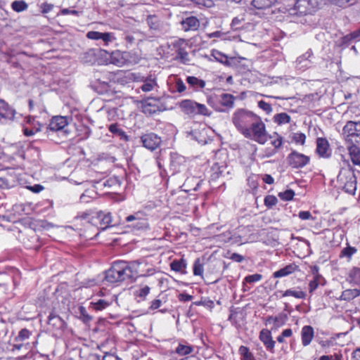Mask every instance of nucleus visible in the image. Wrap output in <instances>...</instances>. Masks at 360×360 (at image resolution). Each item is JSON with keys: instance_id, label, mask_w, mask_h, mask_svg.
<instances>
[{"instance_id": "obj_58", "label": "nucleus", "mask_w": 360, "mask_h": 360, "mask_svg": "<svg viewBox=\"0 0 360 360\" xmlns=\"http://www.w3.org/2000/svg\"><path fill=\"white\" fill-rule=\"evenodd\" d=\"M21 349H25V351H28L30 349V345L29 343H16L13 345L12 351L20 350Z\"/></svg>"}, {"instance_id": "obj_55", "label": "nucleus", "mask_w": 360, "mask_h": 360, "mask_svg": "<svg viewBox=\"0 0 360 360\" xmlns=\"http://www.w3.org/2000/svg\"><path fill=\"white\" fill-rule=\"evenodd\" d=\"M257 105L260 109L264 110L268 115L270 114L273 110L271 105L269 103H266L262 100L259 101Z\"/></svg>"}, {"instance_id": "obj_12", "label": "nucleus", "mask_w": 360, "mask_h": 360, "mask_svg": "<svg viewBox=\"0 0 360 360\" xmlns=\"http://www.w3.org/2000/svg\"><path fill=\"white\" fill-rule=\"evenodd\" d=\"M86 37L92 40H100L101 44L104 46H108L116 40V37L113 32L89 31L86 34Z\"/></svg>"}, {"instance_id": "obj_16", "label": "nucleus", "mask_w": 360, "mask_h": 360, "mask_svg": "<svg viewBox=\"0 0 360 360\" xmlns=\"http://www.w3.org/2000/svg\"><path fill=\"white\" fill-rule=\"evenodd\" d=\"M313 56V52L311 49H309L304 54L299 56L296 60V67L297 69L304 71L309 68L312 65L311 58Z\"/></svg>"}, {"instance_id": "obj_63", "label": "nucleus", "mask_w": 360, "mask_h": 360, "mask_svg": "<svg viewBox=\"0 0 360 360\" xmlns=\"http://www.w3.org/2000/svg\"><path fill=\"white\" fill-rule=\"evenodd\" d=\"M161 305H162V301L159 299H156V300H153L150 302V306L149 309H152V310H155V309H157L159 307H160Z\"/></svg>"}, {"instance_id": "obj_4", "label": "nucleus", "mask_w": 360, "mask_h": 360, "mask_svg": "<svg viewBox=\"0 0 360 360\" xmlns=\"http://www.w3.org/2000/svg\"><path fill=\"white\" fill-rule=\"evenodd\" d=\"M179 107L184 114L190 117H195L196 115H211V112L205 105L197 103L193 100H183L179 103Z\"/></svg>"}, {"instance_id": "obj_28", "label": "nucleus", "mask_w": 360, "mask_h": 360, "mask_svg": "<svg viewBox=\"0 0 360 360\" xmlns=\"http://www.w3.org/2000/svg\"><path fill=\"white\" fill-rule=\"evenodd\" d=\"M268 139H271V144L274 147L272 152L268 155L271 156L277 153V150L281 147L283 144V137L278 133L275 132L273 135L268 136Z\"/></svg>"}, {"instance_id": "obj_41", "label": "nucleus", "mask_w": 360, "mask_h": 360, "mask_svg": "<svg viewBox=\"0 0 360 360\" xmlns=\"http://www.w3.org/2000/svg\"><path fill=\"white\" fill-rule=\"evenodd\" d=\"M357 249L355 247H352L347 245L346 248H344L340 252V257H347L349 259L352 258V257L356 253Z\"/></svg>"}, {"instance_id": "obj_5", "label": "nucleus", "mask_w": 360, "mask_h": 360, "mask_svg": "<svg viewBox=\"0 0 360 360\" xmlns=\"http://www.w3.org/2000/svg\"><path fill=\"white\" fill-rule=\"evenodd\" d=\"M127 226L133 230H145L148 228L147 215L144 212L138 211L128 215L124 220Z\"/></svg>"}, {"instance_id": "obj_7", "label": "nucleus", "mask_w": 360, "mask_h": 360, "mask_svg": "<svg viewBox=\"0 0 360 360\" xmlns=\"http://www.w3.org/2000/svg\"><path fill=\"white\" fill-rule=\"evenodd\" d=\"M143 112L152 115L167 110L165 103L160 98H147L142 103Z\"/></svg>"}, {"instance_id": "obj_35", "label": "nucleus", "mask_w": 360, "mask_h": 360, "mask_svg": "<svg viewBox=\"0 0 360 360\" xmlns=\"http://www.w3.org/2000/svg\"><path fill=\"white\" fill-rule=\"evenodd\" d=\"M100 185L103 186L104 188H116L117 187H120L121 184L120 180L116 176H112L105 179L104 181H101Z\"/></svg>"}, {"instance_id": "obj_54", "label": "nucleus", "mask_w": 360, "mask_h": 360, "mask_svg": "<svg viewBox=\"0 0 360 360\" xmlns=\"http://www.w3.org/2000/svg\"><path fill=\"white\" fill-rule=\"evenodd\" d=\"M262 278V276L259 274H255L248 275L244 278V281L249 283H252L259 281Z\"/></svg>"}, {"instance_id": "obj_39", "label": "nucleus", "mask_w": 360, "mask_h": 360, "mask_svg": "<svg viewBox=\"0 0 360 360\" xmlns=\"http://www.w3.org/2000/svg\"><path fill=\"white\" fill-rule=\"evenodd\" d=\"M11 8L14 11L20 13L26 11L28 5L24 0L14 1L11 4Z\"/></svg>"}, {"instance_id": "obj_64", "label": "nucleus", "mask_w": 360, "mask_h": 360, "mask_svg": "<svg viewBox=\"0 0 360 360\" xmlns=\"http://www.w3.org/2000/svg\"><path fill=\"white\" fill-rule=\"evenodd\" d=\"M179 301L181 302H188L193 299V297L186 293H180L178 296Z\"/></svg>"}, {"instance_id": "obj_56", "label": "nucleus", "mask_w": 360, "mask_h": 360, "mask_svg": "<svg viewBox=\"0 0 360 360\" xmlns=\"http://www.w3.org/2000/svg\"><path fill=\"white\" fill-rule=\"evenodd\" d=\"M292 140L296 143H300L303 145L305 143L306 136L303 133H295L293 135Z\"/></svg>"}, {"instance_id": "obj_2", "label": "nucleus", "mask_w": 360, "mask_h": 360, "mask_svg": "<svg viewBox=\"0 0 360 360\" xmlns=\"http://www.w3.org/2000/svg\"><path fill=\"white\" fill-rule=\"evenodd\" d=\"M139 266V263L136 261H115L105 271V280L109 283H115L133 279L137 276Z\"/></svg>"}, {"instance_id": "obj_30", "label": "nucleus", "mask_w": 360, "mask_h": 360, "mask_svg": "<svg viewBox=\"0 0 360 360\" xmlns=\"http://www.w3.org/2000/svg\"><path fill=\"white\" fill-rule=\"evenodd\" d=\"M359 295L360 289H347L342 292L339 300L345 301H351L354 298L359 297Z\"/></svg>"}, {"instance_id": "obj_31", "label": "nucleus", "mask_w": 360, "mask_h": 360, "mask_svg": "<svg viewBox=\"0 0 360 360\" xmlns=\"http://www.w3.org/2000/svg\"><path fill=\"white\" fill-rule=\"evenodd\" d=\"M211 56H212L216 61L221 64H224L226 66L231 65V62L229 57L226 54L223 53L222 52L218 50H212Z\"/></svg>"}, {"instance_id": "obj_11", "label": "nucleus", "mask_w": 360, "mask_h": 360, "mask_svg": "<svg viewBox=\"0 0 360 360\" xmlns=\"http://www.w3.org/2000/svg\"><path fill=\"white\" fill-rule=\"evenodd\" d=\"M309 156L295 150L291 152L287 158L289 165L296 169L302 168L306 166L309 162Z\"/></svg>"}, {"instance_id": "obj_9", "label": "nucleus", "mask_w": 360, "mask_h": 360, "mask_svg": "<svg viewBox=\"0 0 360 360\" xmlns=\"http://www.w3.org/2000/svg\"><path fill=\"white\" fill-rule=\"evenodd\" d=\"M186 161L184 156L176 153H170L169 169L172 175L184 171L186 167Z\"/></svg>"}, {"instance_id": "obj_21", "label": "nucleus", "mask_w": 360, "mask_h": 360, "mask_svg": "<svg viewBox=\"0 0 360 360\" xmlns=\"http://www.w3.org/2000/svg\"><path fill=\"white\" fill-rule=\"evenodd\" d=\"M97 219L99 220L101 229H105L112 226V215L110 212L105 211H99L96 213Z\"/></svg>"}, {"instance_id": "obj_10", "label": "nucleus", "mask_w": 360, "mask_h": 360, "mask_svg": "<svg viewBox=\"0 0 360 360\" xmlns=\"http://www.w3.org/2000/svg\"><path fill=\"white\" fill-rule=\"evenodd\" d=\"M68 120L65 117L63 116H55L53 117L48 127H46V133L48 136L50 135L51 132H59L63 134H66L64 130L65 127L68 126Z\"/></svg>"}, {"instance_id": "obj_44", "label": "nucleus", "mask_w": 360, "mask_h": 360, "mask_svg": "<svg viewBox=\"0 0 360 360\" xmlns=\"http://www.w3.org/2000/svg\"><path fill=\"white\" fill-rule=\"evenodd\" d=\"M150 290V287L144 285L134 292V295L136 297H140L141 300H145L146 296L149 294Z\"/></svg>"}, {"instance_id": "obj_45", "label": "nucleus", "mask_w": 360, "mask_h": 360, "mask_svg": "<svg viewBox=\"0 0 360 360\" xmlns=\"http://www.w3.org/2000/svg\"><path fill=\"white\" fill-rule=\"evenodd\" d=\"M288 320V315L284 313H280L277 316H275L274 321V328H278L285 324Z\"/></svg>"}, {"instance_id": "obj_43", "label": "nucleus", "mask_w": 360, "mask_h": 360, "mask_svg": "<svg viewBox=\"0 0 360 360\" xmlns=\"http://www.w3.org/2000/svg\"><path fill=\"white\" fill-rule=\"evenodd\" d=\"M204 268L203 264L201 262L200 258H198L195 260L193 266V272L195 276H202L203 274Z\"/></svg>"}, {"instance_id": "obj_51", "label": "nucleus", "mask_w": 360, "mask_h": 360, "mask_svg": "<svg viewBox=\"0 0 360 360\" xmlns=\"http://www.w3.org/2000/svg\"><path fill=\"white\" fill-rule=\"evenodd\" d=\"M79 317L84 323H88L90 321H91L92 317L89 315V314L86 311V309L84 307H79Z\"/></svg>"}, {"instance_id": "obj_46", "label": "nucleus", "mask_w": 360, "mask_h": 360, "mask_svg": "<svg viewBox=\"0 0 360 360\" xmlns=\"http://www.w3.org/2000/svg\"><path fill=\"white\" fill-rule=\"evenodd\" d=\"M213 173L212 174V179L219 178L221 176H225V170L226 169V166H214Z\"/></svg>"}, {"instance_id": "obj_50", "label": "nucleus", "mask_w": 360, "mask_h": 360, "mask_svg": "<svg viewBox=\"0 0 360 360\" xmlns=\"http://www.w3.org/2000/svg\"><path fill=\"white\" fill-rule=\"evenodd\" d=\"M277 202L278 200L276 197L272 195H266L264 200V203L268 208H271L273 206L276 205Z\"/></svg>"}, {"instance_id": "obj_3", "label": "nucleus", "mask_w": 360, "mask_h": 360, "mask_svg": "<svg viewBox=\"0 0 360 360\" xmlns=\"http://www.w3.org/2000/svg\"><path fill=\"white\" fill-rule=\"evenodd\" d=\"M346 162L347 167L342 168L337 176V187L349 194H354L356 190V178L349 162Z\"/></svg>"}, {"instance_id": "obj_8", "label": "nucleus", "mask_w": 360, "mask_h": 360, "mask_svg": "<svg viewBox=\"0 0 360 360\" xmlns=\"http://www.w3.org/2000/svg\"><path fill=\"white\" fill-rule=\"evenodd\" d=\"M175 53L176 59L181 63L187 64L190 62L189 55L187 51L188 43L185 39H179L172 43Z\"/></svg>"}, {"instance_id": "obj_6", "label": "nucleus", "mask_w": 360, "mask_h": 360, "mask_svg": "<svg viewBox=\"0 0 360 360\" xmlns=\"http://www.w3.org/2000/svg\"><path fill=\"white\" fill-rule=\"evenodd\" d=\"M346 142L350 144L360 143V122L348 121L342 129Z\"/></svg>"}, {"instance_id": "obj_57", "label": "nucleus", "mask_w": 360, "mask_h": 360, "mask_svg": "<svg viewBox=\"0 0 360 360\" xmlns=\"http://www.w3.org/2000/svg\"><path fill=\"white\" fill-rule=\"evenodd\" d=\"M174 87L176 89V91L179 93L184 92L186 87L184 82L181 79H177L175 82Z\"/></svg>"}, {"instance_id": "obj_47", "label": "nucleus", "mask_w": 360, "mask_h": 360, "mask_svg": "<svg viewBox=\"0 0 360 360\" xmlns=\"http://www.w3.org/2000/svg\"><path fill=\"white\" fill-rule=\"evenodd\" d=\"M134 34H135L136 35H141V38H137V39H136L134 35L130 34H127L125 35V37H124V39H125V41H126L127 43H129V44H131L134 43L136 40H137V41H142V40H143V39H147V38H146V35H145V34H143V33H141V32H134Z\"/></svg>"}, {"instance_id": "obj_60", "label": "nucleus", "mask_w": 360, "mask_h": 360, "mask_svg": "<svg viewBox=\"0 0 360 360\" xmlns=\"http://www.w3.org/2000/svg\"><path fill=\"white\" fill-rule=\"evenodd\" d=\"M117 111V109L115 108H108L107 110L108 120L110 121L115 120V117L118 115Z\"/></svg>"}, {"instance_id": "obj_29", "label": "nucleus", "mask_w": 360, "mask_h": 360, "mask_svg": "<svg viewBox=\"0 0 360 360\" xmlns=\"http://www.w3.org/2000/svg\"><path fill=\"white\" fill-rule=\"evenodd\" d=\"M278 0H252V5L258 10L271 8L277 3Z\"/></svg>"}, {"instance_id": "obj_37", "label": "nucleus", "mask_w": 360, "mask_h": 360, "mask_svg": "<svg viewBox=\"0 0 360 360\" xmlns=\"http://www.w3.org/2000/svg\"><path fill=\"white\" fill-rule=\"evenodd\" d=\"M193 347L189 345H184L179 343L175 349V353L180 356H185L190 354L193 352Z\"/></svg>"}, {"instance_id": "obj_59", "label": "nucleus", "mask_w": 360, "mask_h": 360, "mask_svg": "<svg viewBox=\"0 0 360 360\" xmlns=\"http://www.w3.org/2000/svg\"><path fill=\"white\" fill-rule=\"evenodd\" d=\"M298 217L302 220H314V218L312 217L311 212L309 211H300L298 213Z\"/></svg>"}, {"instance_id": "obj_22", "label": "nucleus", "mask_w": 360, "mask_h": 360, "mask_svg": "<svg viewBox=\"0 0 360 360\" xmlns=\"http://www.w3.org/2000/svg\"><path fill=\"white\" fill-rule=\"evenodd\" d=\"M183 29L185 31L197 30L200 27V22L195 16H190L183 20L181 22Z\"/></svg>"}, {"instance_id": "obj_36", "label": "nucleus", "mask_w": 360, "mask_h": 360, "mask_svg": "<svg viewBox=\"0 0 360 360\" xmlns=\"http://www.w3.org/2000/svg\"><path fill=\"white\" fill-rule=\"evenodd\" d=\"M273 120L277 124L282 125L289 123L291 120V118L290 116L288 115L287 113L281 112L276 114L273 117Z\"/></svg>"}, {"instance_id": "obj_48", "label": "nucleus", "mask_w": 360, "mask_h": 360, "mask_svg": "<svg viewBox=\"0 0 360 360\" xmlns=\"http://www.w3.org/2000/svg\"><path fill=\"white\" fill-rule=\"evenodd\" d=\"M40 124H37V126H34L32 127H23V133L25 136H31L34 134H35L37 132L41 130L40 129Z\"/></svg>"}, {"instance_id": "obj_27", "label": "nucleus", "mask_w": 360, "mask_h": 360, "mask_svg": "<svg viewBox=\"0 0 360 360\" xmlns=\"http://www.w3.org/2000/svg\"><path fill=\"white\" fill-rule=\"evenodd\" d=\"M186 82L194 91H199L205 86V82L194 76H188Z\"/></svg>"}, {"instance_id": "obj_33", "label": "nucleus", "mask_w": 360, "mask_h": 360, "mask_svg": "<svg viewBox=\"0 0 360 360\" xmlns=\"http://www.w3.org/2000/svg\"><path fill=\"white\" fill-rule=\"evenodd\" d=\"M111 304V302L106 300L99 299L90 302V308L95 311H102Z\"/></svg>"}, {"instance_id": "obj_38", "label": "nucleus", "mask_w": 360, "mask_h": 360, "mask_svg": "<svg viewBox=\"0 0 360 360\" xmlns=\"http://www.w3.org/2000/svg\"><path fill=\"white\" fill-rule=\"evenodd\" d=\"M241 360H255L254 355L250 352L248 347L240 346L238 349Z\"/></svg>"}, {"instance_id": "obj_17", "label": "nucleus", "mask_w": 360, "mask_h": 360, "mask_svg": "<svg viewBox=\"0 0 360 360\" xmlns=\"http://www.w3.org/2000/svg\"><path fill=\"white\" fill-rule=\"evenodd\" d=\"M316 153L321 158H329L330 156V150L329 143L325 138H318L316 139Z\"/></svg>"}, {"instance_id": "obj_62", "label": "nucleus", "mask_w": 360, "mask_h": 360, "mask_svg": "<svg viewBox=\"0 0 360 360\" xmlns=\"http://www.w3.org/2000/svg\"><path fill=\"white\" fill-rule=\"evenodd\" d=\"M354 32L342 37V44H349L352 40L356 39Z\"/></svg>"}, {"instance_id": "obj_19", "label": "nucleus", "mask_w": 360, "mask_h": 360, "mask_svg": "<svg viewBox=\"0 0 360 360\" xmlns=\"http://www.w3.org/2000/svg\"><path fill=\"white\" fill-rule=\"evenodd\" d=\"M299 270V266L296 265L295 263H290L283 268L280 269L278 271H276L273 273V277L274 278H281L288 276L295 271Z\"/></svg>"}, {"instance_id": "obj_61", "label": "nucleus", "mask_w": 360, "mask_h": 360, "mask_svg": "<svg viewBox=\"0 0 360 360\" xmlns=\"http://www.w3.org/2000/svg\"><path fill=\"white\" fill-rule=\"evenodd\" d=\"M41 12L43 14H46L51 12L53 8V5L49 3H43L41 6Z\"/></svg>"}, {"instance_id": "obj_14", "label": "nucleus", "mask_w": 360, "mask_h": 360, "mask_svg": "<svg viewBox=\"0 0 360 360\" xmlns=\"http://www.w3.org/2000/svg\"><path fill=\"white\" fill-rule=\"evenodd\" d=\"M219 105L214 107L218 112H224L233 108L235 97L229 94H223L218 99Z\"/></svg>"}, {"instance_id": "obj_53", "label": "nucleus", "mask_w": 360, "mask_h": 360, "mask_svg": "<svg viewBox=\"0 0 360 360\" xmlns=\"http://www.w3.org/2000/svg\"><path fill=\"white\" fill-rule=\"evenodd\" d=\"M155 84H156V83H155V80H153V79L147 80L142 84V86H141V89H142L143 91L148 92L153 89L154 86Z\"/></svg>"}, {"instance_id": "obj_20", "label": "nucleus", "mask_w": 360, "mask_h": 360, "mask_svg": "<svg viewBox=\"0 0 360 360\" xmlns=\"http://www.w3.org/2000/svg\"><path fill=\"white\" fill-rule=\"evenodd\" d=\"M314 336V328L311 326H304L301 330L302 344L304 347L308 346Z\"/></svg>"}, {"instance_id": "obj_26", "label": "nucleus", "mask_w": 360, "mask_h": 360, "mask_svg": "<svg viewBox=\"0 0 360 360\" xmlns=\"http://www.w3.org/2000/svg\"><path fill=\"white\" fill-rule=\"evenodd\" d=\"M347 149L353 165L360 166V148L356 144H351Z\"/></svg>"}, {"instance_id": "obj_32", "label": "nucleus", "mask_w": 360, "mask_h": 360, "mask_svg": "<svg viewBox=\"0 0 360 360\" xmlns=\"http://www.w3.org/2000/svg\"><path fill=\"white\" fill-rule=\"evenodd\" d=\"M326 283L325 278L322 276H316L309 283V292L313 293L319 285H324Z\"/></svg>"}, {"instance_id": "obj_49", "label": "nucleus", "mask_w": 360, "mask_h": 360, "mask_svg": "<svg viewBox=\"0 0 360 360\" xmlns=\"http://www.w3.org/2000/svg\"><path fill=\"white\" fill-rule=\"evenodd\" d=\"M295 195V192L292 189H288L278 193V197L285 201L291 200Z\"/></svg>"}, {"instance_id": "obj_52", "label": "nucleus", "mask_w": 360, "mask_h": 360, "mask_svg": "<svg viewBox=\"0 0 360 360\" xmlns=\"http://www.w3.org/2000/svg\"><path fill=\"white\" fill-rule=\"evenodd\" d=\"M330 4L340 7V8H346L349 5H353L354 3H350L351 0H328Z\"/></svg>"}, {"instance_id": "obj_42", "label": "nucleus", "mask_w": 360, "mask_h": 360, "mask_svg": "<svg viewBox=\"0 0 360 360\" xmlns=\"http://www.w3.org/2000/svg\"><path fill=\"white\" fill-rule=\"evenodd\" d=\"M32 335V332L27 328L21 329L18 335L15 338V342H24L25 340L30 338Z\"/></svg>"}, {"instance_id": "obj_34", "label": "nucleus", "mask_w": 360, "mask_h": 360, "mask_svg": "<svg viewBox=\"0 0 360 360\" xmlns=\"http://www.w3.org/2000/svg\"><path fill=\"white\" fill-rule=\"evenodd\" d=\"M288 296H292L297 299H304L307 294L304 291L295 288L288 289L285 291L282 292V297Z\"/></svg>"}, {"instance_id": "obj_15", "label": "nucleus", "mask_w": 360, "mask_h": 360, "mask_svg": "<svg viewBox=\"0 0 360 360\" xmlns=\"http://www.w3.org/2000/svg\"><path fill=\"white\" fill-rule=\"evenodd\" d=\"M129 52L116 50L112 51L110 56V63L119 67L126 65L129 62Z\"/></svg>"}, {"instance_id": "obj_13", "label": "nucleus", "mask_w": 360, "mask_h": 360, "mask_svg": "<svg viewBox=\"0 0 360 360\" xmlns=\"http://www.w3.org/2000/svg\"><path fill=\"white\" fill-rule=\"evenodd\" d=\"M141 140L143 146L150 150L157 149L162 142L161 138L154 133L143 134Z\"/></svg>"}, {"instance_id": "obj_40", "label": "nucleus", "mask_w": 360, "mask_h": 360, "mask_svg": "<svg viewBox=\"0 0 360 360\" xmlns=\"http://www.w3.org/2000/svg\"><path fill=\"white\" fill-rule=\"evenodd\" d=\"M147 24L151 30H158L160 29V22L156 15H148L146 19Z\"/></svg>"}, {"instance_id": "obj_23", "label": "nucleus", "mask_w": 360, "mask_h": 360, "mask_svg": "<svg viewBox=\"0 0 360 360\" xmlns=\"http://www.w3.org/2000/svg\"><path fill=\"white\" fill-rule=\"evenodd\" d=\"M108 128L113 136L118 137L120 140L125 141L129 140V136L117 123L110 124Z\"/></svg>"}, {"instance_id": "obj_24", "label": "nucleus", "mask_w": 360, "mask_h": 360, "mask_svg": "<svg viewBox=\"0 0 360 360\" xmlns=\"http://www.w3.org/2000/svg\"><path fill=\"white\" fill-rule=\"evenodd\" d=\"M171 270L180 273L181 274H186L187 261L184 258L180 259H174L170 263Z\"/></svg>"}, {"instance_id": "obj_25", "label": "nucleus", "mask_w": 360, "mask_h": 360, "mask_svg": "<svg viewBox=\"0 0 360 360\" xmlns=\"http://www.w3.org/2000/svg\"><path fill=\"white\" fill-rule=\"evenodd\" d=\"M48 324L56 330L62 329L64 327L65 321L60 316L52 312L48 317Z\"/></svg>"}, {"instance_id": "obj_18", "label": "nucleus", "mask_w": 360, "mask_h": 360, "mask_svg": "<svg viewBox=\"0 0 360 360\" xmlns=\"http://www.w3.org/2000/svg\"><path fill=\"white\" fill-rule=\"evenodd\" d=\"M259 340L263 342L265 347L271 353H274L275 341L272 339L271 332L263 329L259 333Z\"/></svg>"}, {"instance_id": "obj_1", "label": "nucleus", "mask_w": 360, "mask_h": 360, "mask_svg": "<svg viewBox=\"0 0 360 360\" xmlns=\"http://www.w3.org/2000/svg\"><path fill=\"white\" fill-rule=\"evenodd\" d=\"M232 123L245 138L264 145L268 141L265 124L253 112L244 108L237 109L232 115Z\"/></svg>"}]
</instances>
